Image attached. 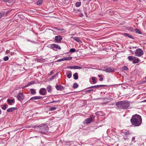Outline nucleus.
<instances>
[{
  "mask_svg": "<svg viewBox=\"0 0 146 146\" xmlns=\"http://www.w3.org/2000/svg\"><path fill=\"white\" fill-rule=\"evenodd\" d=\"M128 69V68L127 66H124L123 67V69L124 70H127Z\"/></svg>",
  "mask_w": 146,
  "mask_h": 146,
  "instance_id": "nucleus-43",
  "label": "nucleus"
},
{
  "mask_svg": "<svg viewBox=\"0 0 146 146\" xmlns=\"http://www.w3.org/2000/svg\"><path fill=\"white\" fill-rule=\"evenodd\" d=\"M135 137H132V141H134L135 140Z\"/></svg>",
  "mask_w": 146,
  "mask_h": 146,
  "instance_id": "nucleus-48",
  "label": "nucleus"
},
{
  "mask_svg": "<svg viewBox=\"0 0 146 146\" xmlns=\"http://www.w3.org/2000/svg\"><path fill=\"white\" fill-rule=\"evenodd\" d=\"M135 55L138 57H140L143 54V52L141 48H139L135 51Z\"/></svg>",
  "mask_w": 146,
  "mask_h": 146,
  "instance_id": "nucleus-3",
  "label": "nucleus"
},
{
  "mask_svg": "<svg viewBox=\"0 0 146 146\" xmlns=\"http://www.w3.org/2000/svg\"><path fill=\"white\" fill-rule=\"evenodd\" d=\"M132 48V47H129V49H131Z\"/></svg>",
  "mask_w": 146,
  "mask_h": 146,
  "instance_id": "nucleus-57",
  "label": "nucleus"
},
{
  "mask_svg": "<svg viewBox=\"0 0 146 146\" xmlns=\"http://www.w3.org/2000/svg\"><path fill=\"white\" fill-rule=\"evenodd\" d=\"M91 79L93 84H96L97 82V79L95 77H93L91 78Z\"/></svg>",
  "mask_w": 146,
  "mask_h": 146,
  "instance_id": "nucleus-21",
  "label": "nucleus"
},
{
  "mask_svg": "<svg viewBox=\"0 0 146 146\" xmlns=\"http://www.w3.org/2000/svg\"><path fill=\"white\" fill-rule=\"evenodd\" d=\"M115 105L118 109H126L129 106L130 103L127 101H120L117 102Z\"/></svg>",
  "mask_w": 146,
  "mask_h": 146,
  "instance_id": "nucleus-2",
  "label": "nucleus"
},
{
  "mask_svg": "<svg viewBox=\"0 0 146 146\" xmlns=\"http://www.w3.org/2000/svg\"><path fill=\"white\" fill-rule=\"evenodd\" d=\"M64 58H62L60 59H59V60H57V62H60L61 61H64Z\"/></svg>",
  "mask_w": 146,
  "mask_h": 146,
  "instance_id": "nucleus-40",
  "label": "nucleus"
},
{
  "mask_svg": "<svg viewBox=\"0 0 146 146\" xmlns=\"http://www.w3.org/2000/svg\"><path fill=\"white\" fill-rule=\"evenodd\" d=\"M40 94L42 95H45L46 93V89L44 88H41L39 91Z\"/></svg>",
  "mask_w": 146,
  "mask_h": 146,
  "instance_id": "nucleus-8",
  "label": "nucleus"
},
{
  "mask_svg": "<svg viewBox=\"0 0 146 146\" xmlns=\"http://www.w3.org/2000/svg\"><path fill=\"white\" fill-rule=\"evenodd\" d=\"M50 46L54 50L56 49H61V48L58 45L55 44H53L50 45Z\"/></svg>",
  "mask_w": 146,
  "mask_h": 146,
  "instance_id": "nucleus-7",
  "label": "nucleus"
},
{
  "mask_svg": "<svg viewBox=\"0 0 146 146\" xmlns=\"http://www.w3.org/2000/svg\"><path fill=\"white\" fill-rule=\"evenodd\" d=\"M106 86V85H98L96 86H92L91 87H90L88 88H101L103 87Z\"/></svg>",
  "mask_w": 146,
  "mask_h": 146,
  "instance_id": "nucleus-11",
  "label": "nucleus"
},
{
  "mask_svg": "<svg viewBox=\"0 0 146 146\" xmlns=\"http://www.w3.org/2000/svg\"><path fill=\"white\" fill-rule=\"evenodd\" d=\"M2 61L1 60H0V63Z\"/></svg>",
  "mask_w": 146,
  "mask_h": 146,
  "instance_id": "nucleus-60",
  "label": "nucleus"
},
{
  "mask_svg": "<svg viewBox=\"0 0 146 146\" xmlns=\"http://www.w3.org/2000/svg\"><path fill=\"white\" fill-rule=\"evenodd\" d=\"M17 98L19 100L21 101L24 99L25 96L22 93H20L17 96Z\"/></svg>",
  "mask_w": 146,
  "mask_h": 146,
  "instance_id": "nucleus-6",
  "label": "nucleus"
},
{
  "mask_svg": "<svg viewBox=\"0 0 146 146\" xmlns=\"http://www.w3.org/2000/svg\"><path fill=\"white\" fill-rule=\"evenodd\" d=\"M134 57L133 56H129L127 58L129 61H131L133 60Z\"/></svg>",
  "mask_w": 146,
  "mask_h": 146,
  "instance_id": "nucleus-23",
  "label": "nucleus"
},
{
  "mask_svg": "<svg viewBox=\"0 0 146 146\" xmlns=\"http://www.w3.org/2000/svg\"><path fill=\"white\" fill-rule=\"evenodd\" d=\"M68 68L70 69H74V66H69Z\"/></svg>",
  "mask_w": 146,
  "mask_h": 146,
  "instance_id": "nucleus-45",
  "label": "nucleus"
},
{
  "mask_svg": "<svg viewBox=\"0 0 146 146\" xmlns=\"http://www.w3.org/2000/svg\"><path fill=\"white\" fill-rule=\"evenodd\" d=\"M56 88L57 90L60 91L63 88V87L61 85H60L59 86L56 85Z\"/></svg>",
  "mask_w": 146,
  "mask_h": 146,
  "instance_id": "nucleus-15",
  "label": "nucleus"
},
{
  "mask_svg": "<svg viewBox=\"0 0 146 146\" xmlns=\"http://www.w3.org/2000/svg\"><path fill=\"white\" fill-rule=\"evenodd\" d=\"M93 91V89H90V90H86V93H90L91 92Z\"/></svg>",
  "mask_w": 146,
  "mask_h": 146,
  "instance_id": "nucleus-41",
  "label": "nucleus"
},
{
  "mask_svg": "<svg viewBox=\"0 0 146 146\" xmlns=\"http://www.w3.org/2000/svg\"><path fill=\"white\" fill-rule=\"evenodd\" d=\"M103 71H105L108 73H111L113 72L114 71V68H111L105 67H104V69L103 70Z\"/></svg>",
  "mask_w": 146,
  "mask_h": 146,
  "instance_id": "nucleus-4",
  "label": "nucleus"
},
{
  "mask_svg": "<svg viewBox=\"0 0 146 146\" xmlns=\"http://www.w3.org/2000/svg\"><path fill=\"white\" fill-rule=\"evenodd\" d=\"M58 101H54V102H58Z\"/></svg>",
  "mask_w": 146,
  "mask_h": 146,
  "instance_id": "nucleus-55",
  "label": "nucleus"
},
{
  "mask_svg": "<svg viewBox=\"0 0 146 146\" xmlns=\"http://www.w3.org/2000/svg\"><path fill=\"white\" fill-rule=\"evenodd\" d=\"M76 51V50L74 48H71L70 49L69 52H74Z\"/></svg>",
  "mask_w": 146,
  "mask_h": 146,
  "instance_id": "nucleus-35",
  "label": "nucleus"
},
{
  "mask_svg": "<svg viewBox=\"0 0 146 146\" xmlns=\"http://www.w3.org/2000/svg\"><path fill=\"white\" fill-rule=\"evenodd\" d=\"M92 118L91 117L86 119L84 121V123L85 124H88L92 122Z\"/></svg>",
  "mask_w": 146,
  "mask_h": 146,
  "instance_id": "nucleus-9",
  "label": "nucleus"
},
{
  "mask_svg": "<svg viewBox=\"0 0 146 146\" xmlns=\"http://www.w3.org/2000/svg\"><path fill=\"white\" fill-rule=\"evenodd\" d=\"M132 48H137V46H135V47H132Z\"/></svg>",
  "mask_w": 146,
  "mask_h": 146,
  "instance_id": "nucleus-53",
  "label": "nucleus"
},
{
  "mask_svg": "<svg viewBox=\"0 0 146 146\" xmlns=\"http://www.w3.org/2000/svg\"><path fill=\"white\" fill-rule=\"evenodd\" d=\"M81 5V2H77L76 3L75 5L76 7H80Z\"/></svg>",
  "mask_w": 146,
  "mask_h": 146,
  "instance_id": "nucleus-29",
  "label": "nucleus"
},
{
  "mask_svg": "<svg viewBox=\"0 0 146 146\" xmlns=\"http://www.w3.org/2000/svg\"><path fill=\"white\" fill-rule=\"evenodd\" d=\"M8 104L9 105H11L14 104L15 103V100L13 99H8L7 100Z\"/></svg>",
  "mask_w": 146,
  "mask_h": 146,
  "instance_id": "nucleus-12",
  "label": "nucleus"
},
{
  "mask_svg": "<svg viewBox=\"0 0 146 146\" xmlns=\"http://www.w3.org/2000/svg\"><path fill=\"white\" fill-rule=\"evenodd\" d=\"M46 89L48 92H50L51 91V86L50 85H49L47 87Z\"/></svg>",
  "mask_w": 146,
  "mask_h": 146,
  "instance_id": "nucleus-26",
  "label": "nucleus"
},
{
  "mask_svg": "<svg viewBox=\"0 0 146 146\" xmlns=\"http://www.w3.org/2000/svg\"><path fill=\"white\" fill-rule=\"evenodd\" d=\"M134 31H135V32L136 33H138L139 34H141V32L137 28H135L134 29Z\"/></svg>",
  "mask_w": 146,
  "mask_h": 146,
  "instance_id": "nucleus-22",
  "label": "nucleus"
},
{
  "mask_svg": "<svg viewBox=\"0 0 146 146\" xmlns=\"http://www.w3.org/2000/svg\"><path fill=\"white\" fill-rule=\"evenodd\" d=\"M42 96H35L31 98L30 100H36L40 99L42 98Z\"/></svg>",
  "mask_w": 146,
  "mask_h": 146,
  "instance_id": "nucleus-13",
  "label": "nucleus"
},
{
  "mask_svg": "<svg viewBox=\"0 0 146 146\" xmlns=\"http://www.w3.org/2000/svg\"><path fill=\"white\" fill-rule=\"evenodd\" d=\"M103 80V79L102 77L100 78H99V80L100 81H102Z\"/></svg>",
  "mask_w": 146,
  "mask_h": 146,
  "instance_id": "nucleus-46",
  "label": "nucleus"
},
{
  "mask_svg": "<svg viewBox=\"0 0 146 146\" xmlns=\"http://www.w3.org/2000/svg\"><path fill=\"white\" fill-rule=\"evenodd\" d=\"M30 90L31 92V94H35L36 93V91L34 89H31Z\"/></svg>",
  "mask_w": 146,
  "mask_h": 146,
  "instance_id": "nucleus-27",
  "label": "nucleus"
},
{
  "mask_svg": "<svg viewBox=\"0 0 146 146\" xmlns=\"http://www.w3.org/2000/svg\"><path fill=\"white\" fill-rule=\"evenodd\" d=\"M98 76L99 78H101V77H102V75H98Z\"/></svg>",
  "mask_w": 146,
  "mask_h": 146,
  "instance_id": "nucleus-50",
  "label": "nucleus"
},
{
  "mask_svg": "<svg viewBox=\"0 0 146 146\" xmlns=\"http://www.w3.org/2000/svg\"><path fill=\"white\" fill-rule=\"evenodd\" d=\"M17 109V108H10L7 109V111L8 112H12Z\"/></svg>",
  "mask_w": 146,
  "mask_h": 146,
  "instance_id": "nucleus-17",
  "label": "nucleus"
},
{
  "mask_svg": "<svg viewBox=\"0 0 146 146\" xmlns=\"http://www.w3.org/2000/svg\"><path fill=\"white\" fill-rule=\"evenodd\" d=\"M62 39V37L60 36H56L55 37V40L56 42H60Z\"/></svg>",
  "mask_w": 146,
  "mask_h": 146,
  "instance_id": "nucleus-10",
  "label": "nucleus"
},
{
  "mask_svg": "<svg viewBox=\"0 0 146 146\" xmlns=\"http://www.w3.org/2000/svg\"><path fill=\"white\" fill-rule=\"evenodd\" d=\"M3 59L5 61H7L8 60L9 57L7 56H5L3 58Z\"/></svg>",
  "mask_w": 146,
  "mask_h": 146,
  "instance_id": "nucleus-36",
  "label": "nucleus"
},
{
  "mask_svg": "<svg viewBox=\"0 0 146 146\" xmlns=\"http://www.w3.org/2000/svg\"><path fill=\"white\" fill-rule=\"evenodd\" d=\"M130 121L132 124L135 126H139L141 124L142 119L140 115L136 114L132 116Z\"/></svg>",
  "mask_w": 146,
  "mask_h": 146,
  "instance_id": "nucleus-1",
  "label": "nucleus"
},
{
  "mask_svg": "<svg viewBox=\"0 0 146 146\" xmlns=\"http://www.w3.org/2000/svg\"><path fill=\"white\" fill-rule=\"evenodd\" d=\"M42 0L38 1L37 2V4L38 5H41L42 3Z\"/></svg>",
  "mask_w": 146,
  "mask_h": 146,
  "instance_id": "nucleus-32",
  "label": "nucleus"
},
{
  "mask_svg": "<svg viewBox=\"0 0 146 146\" xmlns=\"http://www.w3.org/2000/svg\"><path fill=\"white\" fill-rule=\"evenodd\" d=\"M73 76L74 77V78L75 80H77L78 78V74L76 72L75 73H74L73 75Z\"/></svg>",
  "mask_w": 146,
  "mask_h": 146,
  "instance_id": "nucleus-19",
  "label": "nucleus"
},
{
  "mask_svg": "<svg viewBox=\"0 0 146 146\" xmlns=\"http://www.w3.org/2000/svg\"><path fill=\"white\" fill-rule=\"evenodd\" d=\"M56 109V108L55 107H52L49 108V111H52L55 110Z\"/></svg>",
  "mask_w": 146,
  "mask_h": 146,
  "instance_id": "nucleus-30",
  "label": "nucleus"
},
{
  "mask_svg": "<svg viewBox=\"0 0 146 146\" xmlns=\"http://www.w3.org/2000/svg\"><path fill=\"white\" fill-rule=\"evenodd\" d=\"M57 30L60 32H64L65 30L63 29H58Z\"/></svg>",
  "mask_w": 146,
  "mask_h": 146,
  "instance_id": "nucleus-31",
  "label": "nucleus"
},
{
  "mask_svg": "<svg viewBox=\"0 0 146 146\" xmlns=\"http://www.w3.org/2000/svg\"><path fill=\"white\" fill-rule=\"evenodd\" d=\"M124 35L125 36L128 37L132 39H134V38L133 37V36H131L130 34L127 33H124Z\"/></svg>",
  "mask_w": 146,
  "mask_h": 146,
  "instance_id": "nucleus-20",
  "label": "nucleus"
},
{
  "mask_svg": "<svg viewBox=\"0 0 146 146\" xmlns=\"http://www.w3.org/2000/svg\"><path fill=\"white\" fill-rule=\"evenodd\" d=\"M56 76V74L54 75L53 76L50 78V80H53L54 79Z\"/></svg>",
  "mask_w": 146,
  "mask_h": 146,
  "instance_id": "nucleus-38",
  "label": "nucleus"
},
{
  "mask_svg": "<svg viewBox=\"0 0 146 146\" xmlns=\"http://www.w3.org/2000/svg\"><path fill=\"white\" fill-rule=\"evenodd\" d=\"M143 102H146V100H144Z\"/></svg>",
  "mask_w": 146,
  "mask_h": 146,
  "instance_id": "nucleus-58",
  "label": "nucleus"
},
{
  "mask_svg": "<svg viewBox=\"0 0 146 146\" xmlns=\"http://www.w3.org/2000/svg\"><path fill=\"white\" fill-rule=\"evenodd\" d=\"M8 106L7 105L5 104L3 105V107H2L1 108L3 110H5L7 108V106Z\"/></svg>",
  "mask_w": 146,
  "mask_h": 146,
  "instance_id": "nucleus-28",
  "label": "nucleus"
},
{
  "mask_svg": "<svg viewBox=\"0 0 146 146\" xmlns=\"http://www.w3.org/2000/svg\"><path fill=\"white\" fill-rule=\"evenodd\" d=\"M72 72L71 71L69 70L68 72V74L67 77L68 78H70L72 77Z\"/></svg>",
  "mask_w": 146,
  "mask_h": 146,
  "instance_id": "nucleus-18",
  "label": "nucleus"
},
{
  "mask_svg": "<svg viewBox=\"0 0 146 146\" xmlns=\"http://www.w3.org/2000/svg\"><path fill=\"white\" fill-rule=\"evenodd\" d=\"M128 132H126L125 133V134L126 135H128Z\"/></svg>",
  "mask_w": 146,
  "mask_h": 146,
  "instance_id": "nucleus-52",
  "label": "nucleus"
},
{
  "mask_svg": "<svg viewBox=\"0 0 146 146\" xmlns=\"http://www.w3.org/2000/svg\"><path fill=\"white\" fill-rule=\"evenodd\" d=\"M83 16V15L82 13H81V14L80 15H79L80 17H82Z\"/></svg>",
  "mask_w": 146,
  "mask_h": 146,
  "instance_id": "nucleus-49",
  "label": "nucleus"
},
{
  "mask_svg": "<svg viewBox=\"0 0 146 146\" xmlns=\"http://www.w3.org/2000/svg\"><path fill=\"white\" fill-rule=\"evenodd\" d=\"M64 60H71L72 59V57H68L64 58Z\"/></svg>",
  "mask_w": 146,
  "mask_h": 146,
  "instance_id": "nucleus-24",
  "label": "nucleus"
},
{
  "mask_svg": "<svg viewBox=\"0 0 146 146\" xmlns=\"http://www.w3.org/2000/svg\"><path fill=\"white\" fill-rule=\"evenodd\" d=\"M79 11V10H76L75 9H74V11L75 13H77Z\"/></svg>",
  "mask_w": 146,
  "mask_h": 146,
  "instance_id": "nucleus-44",
  "label": "nucleus"
},
{
  "mask_svg": "<svg viewBox=\"0 0 146 146\" xmlns=\"http://www.w3.org/2000/svg\"><path fill=\"white\" fill-rule=\"evenodd\" d=\"M78 87V85L77 83H74L73 84V88L74 89L77 88Z\"/></svg>",
  "mask_w": 146,
  "mask_h": 146,
  "instance_id": "nucleus-25",
  "label": "nucleus"
},
{
  "mask_svg": "<svg viewBox=\"0 0 146 146\" xmlns=\"http://www.w3.org/2000/svg\"><path fill=\"white\" fill-rule=\"evenodd\" d=\"M4 13L5 12H2L1 13H0V18L3 16Z\"/></svg>",
  "mask_w": 146,
  "mask_h": 146,
  "instance_id": "nucleus-39",
  "label": "nucleus"
},
{
  "mask_svg": "<svg viewBox=\"0 0 146 146\" xmlns=\"http://www.w3.org/2000/svg\"><path fill=\"white\" fill-rule=\"evenodd\" d=\"M53 74V72L52 71L50 72L49 75H51L52 74Z\"/></svg>",
  "mask_w": 146,
  "mask_h": 146,
  "instance_id": "nucleus-47",
  "label": "nucleus"
},
{
  "mask_svg": "<svg viewBox=\"0 0 146 146\" xmlns=\"http://www.w3.org/2000/svg\"><path fill=\"white\" fill-rule=\"evenodd\" d=\"M54 103V101H52V102H50L49 103H48L49 104H50V103Z\"/></svg>",
  "mask_w": 146,
  "mask_h": 146,
  "instance_id": "nucleus-54",
  "label": "nucleus"
},
{
  "mask_svg": "<svg viewBox=\"0 0 146 146\" xmlns=\"http://www.w3.org/2000/svg\"><path fill=\"white\" fill-rule=\"evenodd\" d=\"M37 129L38 130H40V131L42 133H43L46 131L47 127L46 126H45V125H44L43 126H41L39 127H37Z\"/></svg>",
  "mask_w": 146,
  "mask_h": 146,
  "instance_id": "nucleus-5",
  "label": "nucleus"
},
{
  "mask_svg": "<svg viewBox=\"0 0 146 146\" xmlns=\"http://www.w3.org/2000/svg\"><path fill=\"white\" fill-rule=\"evenodd\" d=\"M129 51L132 54H133V52L132 50H130Z\"/></svg>",
  "mask_w": 146,
  "mask_h": 146,
  "instance_id": "nucleus-51",
  "label": "nucleus"
},
{
  "mask_svg": "<svg viewBox=\"0 0 146 146\" xmlns=\"http://www.w3.org/2000/svg\"><path fill=\"white\" fill-rule=\"evenodd\" d=\"M72 143V141L68 142L67 143V144L68 145H70Z\"/></svg>",
  "mask_w": 146,
  "mask_h": 146,
  "instance_id": "nucleus-42",
  "label": "nucleus"
},
{
  "mask_svg": "<svg viewBox=\"0 0 146 146\" xmlns=\"http://www.w3.org/2000/svg\"><path fill=\"white\" fill-rule=\"evenodd\" d=\"M74 67L75 69H80L82 68L81 67L78 66H74Z\"/></svg>",
  "mask_w": 146,
  "mask_h": 146,
  "instance_id": "nucleus-37",
  "label": "nucleus"
},
{
  "mask_svg": "<svg viewBox=\"0 0 146 146\" xmlns=\"http://www.w3.org/2000/svg\"><path fill=\"white\" fill-rule=\"evenodd\" d=\"M1 110L0 109V115L1 114Z\"/></svg>",
  "mask_w": 146,
  "mask_h": 146,
  "instance_id": "nucleus-56",
  "label": "nucleus"
},
{
  "mask_svg": "<svg viewBox=\"0 0 146 146\" xmlns=\"http://www.w3.org/2000/svg\"><path fill=\"white\" fill-rule=\"evenodd\" d=\"M84 12L85 15L86 16H87V12L86 9V8H84Z\"/></svg>",
  "mask_w": 146,
  "mask_h": 146,
  "instance_id": "nucleus-34",
  "label": "nucleus"
},
{
  "mask_svg": "<svg viewBox=\"0 0 146 146\" xmlns=\"http://www.w3.org/2000/svg\"><path fill=\"white\" fill-rule=\"evenodd\" d=\"M71 38H73L74 40H75L77 42H81V41L80 39V38L79 37H71Z\"/></svg>",
  "mask_w": 146,
  "mask_h": 146,
  "instance_id": "nucleus-14",
  "label": "nucleus"
},
{
  "mask_svg": "<svg viewBox=\"0 0 146 146\" xmlns=\"http://www.w3.org/2000/svg\"><path fill=\"white\" fill-rule=\"evenodd\" d=\"M117 0H113V1H117Z\"/></svg>",
  "mask_w": 146,
  "mask_h": 146,
  "instance_id": "nucleus-59",
  "label": "nucleus"
},
{
  "mask_svg": "<svg viewBox=\"0 0 146 146\" xmlns=\"http://www.w3.org/2000/svg\"><path fill=\"white\" fill-rule=\"evenodd\" d=\"M35 82L34 81H32L28 83V86H30L32 84H34L35 83Z\"/></svg>",
  "mask_w": 146,
  "mask_h": 146,
  "instance_id": "nucleus-33",
  "label": "nucleus"
},
{
  "mask_svg": "<svg viewBox=\"0 0 146 146\" xmlns=\"http://www.w3.org/2000/svg\"><path fill=\"white\" fill-rule=\"evenodd\" d=\"M139 60L137 57H134L133 63V64L137 63L139 62Z\"/></svg>",
  "mask_w": 146,
  "mask_h": 146,
  "instance_id": "nucleus-16",
  "label": "nucleus"
}]
</instances>
